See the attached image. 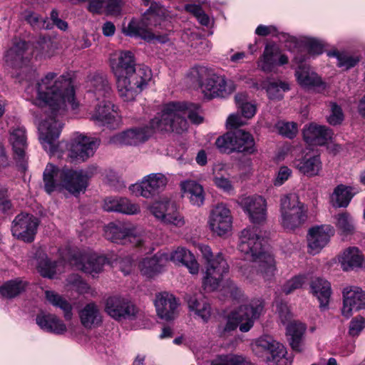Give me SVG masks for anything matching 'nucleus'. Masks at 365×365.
Returning a JSON list of instances; mask_svg holds the SVG:
<instances>
[{"label": "nucleus", "mask_w": 365, "mask_h": 365, "mask_svg": "<svg viewBox=\"0 0 365 365\" xmlns=\"http://www.w3.org/2000/svg\"><path fill=\"white\" fill-rule=\"evenodd\" d=\"M35 103L43 107V118L38 122L39 140L43 148L53 150V140L59 137L63 123L61 118L68 108L76 110L71 79L53 72L46 73L36 85Z\"/></svg>", "instance_id": "f257e3e1"}, {"label": "nucleus", "mask_w": 365, "mask_h": 365, "mask_svg": "<svg viewBox=\"0 0 365 365\" xmlns=\"http://www.w3.org/2000/svg\"><path fill=\"white\" fill-rule=\"evenodd\" d=\"M110 67L116 78L120 97L124 101H131L151 80V70L146 66L135 68L133 53L121 51L110 58Z\"/></svg>", "instance_id": "f03ea898"}, {"label": "nucleus", "mask_w": 365, "mask_h": 365, "mask_svg": "<svg viewBox=\"0 0 365 365\" xmlns=\"http://www.w3.org/2000/svg\"><path fill=\"white\" fill-rule=\"evenodd\" d=\"M239 250L255 263L257 272L264 280H270L276 272L273 255L266 249L265 240L255 227L244 229L240 235Z\"/></svg>", "instance_id": "7ed1b4c3"}, {"label": "nucleus", "mask_w": 365, "mask_h": 365, "mask_svg": "<svg viewBox=\"0 0 365 365\" xmlns=\"http://www.w3.org/2000/svg\"><path fill=\"white\" fill-rule=\"evenodd\" d=\"M198 106L192 103L173 102L165 105L161 113L151 120L153 128L181 133L187 129L186 118L193 123H200L202 118L197 112Z\"/></svg>", "instance_id": "20e7f679"}, {"label": "nucleus", "mask_w": 365, "mask_h": 365, "mask_svg": "<svg viewBox=\"0 0 365 365\" xmlns=\"http://www.w3.org/2000/svg\"><path fill=\"white\" fill-rule=\"evenodd\" d=\"M91 175V173L86 170L68 168L60 170L52 163H48L43 172L44 189L47 193L51 194L55 190L64 188L76 196L86 190Z\"/></svg>", "instance_id": "39448f33"}, {"label": "nucleus", "mask_w": 365, "mask_h": 365, "mask_svg": "<svg viewBox=\"0 0 365 365\" xmlns=\"http://www.w3.org/2000/svg\"><path fill=\"white\" fill-rule=\"evenodd\" d=\"M199 250L205 260L202 287L209 292L217 290L229 272L230 266L221 252L214 255L211 248L205 245H199Z\"/></svg>", "instance_id": "423d86ee"}, {"label": "nucleus", "mask_w": 365, "mask_h": 365, "mask_svg": "<svg viewBox=\"0 0 365 365\" xmlns=\"http://www.w3.org/2000/svg\"><path fill=\"white\" fill-rule=\"evenodd\" d=\"M263 304L259 299H252L241 305L237 310L232 312L225 325L218 327L220 336H226L239 326L242 332H247L253 327L254 322L262 313Z\"/></svg>", "instance_id": "0eeeda50"}, {"label": "nucleus", "mask_w": 365, "mask_h": 365, "mask_svg": "<svg viewBox=\"0 0 365 365\" xmlns=\"http://www.w3.org/2000/svg\"><path fill=\"white\" fill-rule=\"evenodd\" d=\"M5 62L7 66L16 70L19 81H30L36 76V71L30 66L31 51L25 41H19L6 53Z\"/></svg>", "instance_id": "6e6552de"}, {"label": "nucleus", "mask_w": 365, "mask_h": 365, "mask_svg": "<svg viewBox=\"0 0 365 365\" xmlns=\"http://www.w3.org/2000/svg\"><path fill=\"white\" fill-rule=\"evenodd\" d=\"M58 138V137L53 140V150H46V151L52 155H55L58 153H61L63 149L66 147L68 148L67 156L71 161H85L88 160L94 155L100 145V140L98 138L83 135L75 137L68 145L65 142H60L56 144ZM44 150H46L45 148Z\"/></svg>", "instance_id": "1a4fd4ad"}, {"label": "nucleus", "mask_w": 365, "mask_h": 365, "mask_svg": "<svg viewBox=\"0 0 365 365\" xmlns=\"http://www.w3.org/2000/svg\"><path fill=\"white\" fill-rule=\"evenodd\" d=\"M104 232L106 238L115 243L140 247L144 242L143 230L128 222H110Z\"/></svg>", "instance_id": "9d476101"}, {"label": "nucleus", "mask_w": 365, "mask_h": 365, "mask_svg": "<svg viewBox=\"0 0 365 365\" xmlns=\"http://www.w3.org/2000/svg\"><path fill=\"white\" fill-rule=\"evenodd\" d=\"M165 12V8L152 4L140 21L131 20L128 26L123 28V32L130 36H138L145 40H151L154 36L150 27L157 25V19H166Z\"/></svg>", "instance_id": "9b49d317"}, {"label": "nucleus", "mask_w": 365, "mask_h": 365, "mask_svg": "<svg viewBox=\"0 0 365 365\" xmlns=\"http://www.w3.org/2000/svg\"><path fill=\"white\" fill-rule=\"evenodd\" d=\"M217 147L225 153L232 151L252 153L255 150V140L251 134L240 130L235 133H227L219 137L215 142Z\"/></svg>", "instance_id": "f8f14e48"}, {"label": "nucleus", "mask_w": 365, "mask_h": 365, "mask_svg": "<svg viewBox=\"0 0 365 365\" xmlns=\"http://www.w3.org/2000/svg\"><path fill=\"white\" fill-rule=\"evenodd\" d=\"M168 182L167 176L160 173H150L142 180L129 187L130 191L135 196L151 198L162 192Z\"/></svg>", "instance_id": "ddd939ff"}, {"label": "nucleus", "mask_w": 365, "mask_h": 365, "mask_svg": "<svg viewBox=\"0 0 365 365\" xmlns=\"http://www.w3.org/2000/svg\"><path fill=\"white\" fill-rule=\"evenodd\" d=\"M240 206L248 215L251 222L256 225L264 223L267 219V201L260 195L241 197Z\"/></svg>", "instance_id": "4468645a"}, {"label": "nucleus", "mask_w": 365, "mask_h": 365, "mask_svg": "<svg viewBox=\"0 0 365 365\" xmlns=\"http://www.w3.org/2000/svg\"><path fill=\"white\" fill-rule=\"evenodd\" d=\"M208 225L211 231L218 236H224L231 231L232 216L226 205L220 203L212 208L209 216Z\"/></svg>", "instance_id": "2eb2a0df"}, {"label": "nucleus", "mask_w": 365, "mask_h": 365, "mask_svg": "<svg viewBox=\"0 0 365 365\" xmlns=\"http://www.w3.org/2000/svg\"><path fill=\"white\" fill-rule=\"evenodd\" d=\"M38 225L36 217L27 213H21L12 222L11 232L17 239L31 242L34 240Z\"/></svg>", "instance_id": "dca6fc26"}, {"label": "nucleus", "mask_w": 365, "mask_h": 365, "mask_svg": "<svg viewBox=\"0 0 365 365\" xmlns=\"http://www.w3.org/2000/svg\"><path fill=\"white\" fill-rule=\"evenodd\" d=\"M105 312L117 321L133 318L137 309L128 299L120 296H112L106 301Z\"/></svg>", "instance_id": "f3484780"}, {"label": "nucleus", "mask_w": 365, "mask_h": 365, "mask_svg": "<svg viewBox=\"0 0 365 365\" xmlns=\"http://www.w3.org/2000/svg\"><path fill=\"white\" fill-rule=\"evenodd\" d=\"M91 120L98 126H106L110 129L115 128L120 123V118L113 104L106 99L100 100L91 113Z\"/></svg>", "instance_id": "a211bd4d"}, {"label": "nucleus", "mask_w": 365, "mask_h": 365, "mask_svg": "<svg viewBox=\"0 0 365 365\" xmlns=\"http://www.w3.org/2000/svg\"><path fill=\"white\" fill-rule=\"evenodd\" d=\"M334 230L329 225L314 226L309 230L307 234V247L309 253L316 255L321 252L329 242L334 235Z\"/></svg>", "instance_id": "6ab92c4d"}, {"label": "nucleus", "mask_w": 365, "mask_h": 365, "mask_svg": "<svg viewBox=\"0 0 365 365\" xmlns=\"http://www.w3.org/2000/svg\"><path fill=\"white\" fill-rule=\"evenodd\" d=\"M341 314L349 318L354 312L365 309V292L359 287L349 286L344 288Z\"/></svg>", "instance_id": "aec40b11"}, {"label": "nucleus", "mask_w": 365, "mask_h": 365, "mask_svg": "<svg viewBox=\"0 0 365 365\" xmlns=\"http://www.w3.org/2000/svg\"><path fill=\"white\" fill-rule=\"evenodd\" d=\"M106 262L107 259L105 257L96 253L75 255L70 261L71 266L93 276L101 272Z\"/></svg>", "instance_id": "412c9836"}, {"label": "nucleus", "mask_w": 365, "mask_h": 365, "mask_svg": "<svg viewBox=\"0 0 365 365\" xmlns=\"http://www.w3.org/2000/svg\"><path fill=\"white\" fill-rule=\"evenodd\" d=\"M148 127L134 128L113 135L110 143L117 145H136L148 139L151 129ZM153 130H155L153 128Z\"/></svg>", "instance_id": "4be33fe9"}, {"label": "nucleus", "mask_w": 365, "mask_h": 365, "mask_svg": "<svg viewBox=\"0 0 365 365\" xmlns=\"http://www.w3.org/2000/svg\"><path fill=\"white\" fill-rule=\"evenodd\" d=\"M9 142L14 151V159L18 166L25 169L27 148L26 130L22 126L12 128L10 130Z\"/></svg>", "instance_id": "5701e85b"}, {"label": "nucleus", "mask_w": 365, "mask_h": 365, "mask_svg": "<svg viewBox=\"0 0 365 365\" xmlns=\"http://www.w3.org/2000/svg\"><path fill=\"white\" fill-rule=\"evenodd\" d=\"M255 346L266 351L267 359L270 365H283L281 360L287 353L283 344L274 340L271 336H265L257 341Z\"/></svg>", "instance_id": "b1692460"}, {"label": "nucleus", "mask_w": 365, "mask_h": 365, "mask_svg": "<svg viewBox=\"0 0 365 365\" xmlns=\"http://www.w3.org/2000/svg\"><path fill=\"white\" fill-rule=\"evenodd\" d=\"M200 89L205 97L207 98L225 97L234 90L232 86L227 84L223 76L215 73L212 75L207 81H205Z\"/></svg>", "instance_id": "393cba45"}, {"label": "nucleus", "mask_w": 365, "mask_h": 365, "mask_svg": "<svg viewBox=\"0 0 365 365\" xmlns=\"http://www.w3.org/2000/svg\"><path fill=\"white\" fill-rule=\"evenodd\" d=\"M155 306L158 316L162 319L173 320L178 315V302L172 294L168 292L158 294Z\"/></svg>", "instance_id": "a878e982"}, {"label": "nucleus", "mask_w": 365, "mask_h": 365, "mask_svg": "<svg viewBox=\"0 0 365 365\" xmlns=\"http://www.w3.org/2000/svg\"><path fill=\"white\" fill-rule=\"evenodd\" d=\"M36 322L42 330L56 335H62L67 331L65 323L53 314L39 313L36 317Z\"/></svg>", "instance_id": "bb28decb"}, {"label": "nucleus", "mask_w": 365, "mask_h": 365, "mask_svg": "<svg viewBox=\"0 0 365 365\" xmlns=\"http://www.w3.org/2000/svg\"><path fill=\"white\" fill-rule=\"evenodd\" d=\"M168 262V255L165 251H160L152 257L143 259L139 263V269L143 275L151 277L160 272Z\"/></svg>", "instance_id": "cd10ccee"}, {"label": "nucleus", "mask_w": 365, "mask_h": 365, "mask_svg": "<svg viewBox=\"0 0 365 365\" xmlns=\"http://www.w3.org/2000/svg\"><path fill=\"white\" fill-rule=\"evenodd\" d=\"M332 131L324 125L314 123L304 128V140L310 145H322L332 138Z\"/></svg>", "instance_id": "c85d7f7f"}, {"label": "nucleus", "mask_w": 365, "mask_h": 365, "mask_svg": "<svg viewBox=\"0 0 365 365\" xmlns=\"http://www.w3.org/2000/svg\"><path fill=\"white\" fill-rule=\"evenodd\" d=\"M81 324L87 329H92L102 324V314L99 307L94 302L86 304L78 313Z\"/></svg>", "instance_id": "c756f323"}, {"label": "nucleus", "mask_w": 365, "mask_h": 365, "mask_svg": "<svg viewBox=\"0 0 365 365\" xmlns=\"http://www.w3.org/2000/svg\"><path fill=\"white\" fill-rule=\"evenodd\" d=\"M339 262L344 271H349L355 268L363 267L364 257L356 247L346 248L339 255Z\"/></svg>", "instance_id": "7c9ffc66"}, {"label": "nucleus", "mask_w": 365, "mask_h": 365, "mask_svg": "<svg viewBox=\"0 0 365 365\" xmlns=\"http://www.w3.org/2000/svg\"><path fill=\"white\" fill-rule=\"evenodd\" d=\"M103 209L108 212H118L127 215H135L140 212V207L124 197H107L104 200Z\"/></svg>", "instance_id": "2f4dec72"}, {"label": "nucleus", "mask_w": 365, "mask_h": 365, "mask_svg": "<svg viewBox=\"0 0 365 365\" xmlns=\"http://www.w3.org/2000/svg\"><path fill=\"white\" fill-rule=\"evenodd\" d=\"M293 165L299 173L308 177L319 175L322 170V162L318 155L306 154L301 158L295 159Z\"/></svg>", "instance_id": "473e14b6"}, {"label": "nucleus", "mask_w": 365, "mask_h": 365, "mask_svg": "<svg viewBox=\"0 0 365 365\" xmlns=\"http://www.w3.org/2000/svg\"><path fill=\"white\" fill-rule=\"evenodd\" d=\"M182 196L189 200L190 202L197 207L201 206L205 200V192L202 186L195 180H187L180 183Z\"/></svg>", "instance_id": "72a5a7b5"}, {"label": "nucleus", "mask_w": 365, "mask_h": 365, "mask_svg": "<svg viewBox=\"0 0 365 365\" xmlns=\"http://www.w3.org/2000/svg\"><path fill=\"white\" fill-rule=\"evenodd\" d=\"M168 262L175 264H182L187 267L191 274H197L199 271V264L194 255L184 247H179L176 250L167 252Z\"/></svg>", "instance_id": "f704fd0d"}, {"label": "nucleus", "mask_w": 365, "mask_h": 365, "mask_svg": "<svg viewBox=\"0 0 365 365\" xmlns=\"http://www.w3.org/2000/svg\"><path fill=\"white\" fill-rule=\"evenodd\" d=\"M299 84L306 88L320 87L323 85L321 78L307 64H301L295 71Z\"/></svg>", "instance_id": "c9c22d12"}, {"label": "nucleus", "mask_w": 365, "mask_h": 365, "mask_svg": "<svg viewBox=\"0 0 365 365\" xmlns=\"http://www.w3.org/2000/svg\"><path fill=\"white\" fill-rule=\"evenodd\" d=\"M310 287L312 294L319 302L320 308L326 309L331 294L330 283L326 279L316 278L312 281Z\"/></svg>", "instance_id": "e433bc0d"}, {"label": "nucleus", "mask_w": 365, "mask_h": 365, "mask_svg": "<svg viewBox=\"0 0 365 365\" xmlns=\"http://www.w3.org/2000/svg\"><path fill=\"white\" fill-rule=\"evenodd\" d=\"M190 310L194 312L195 318L201 319L202 322L207 323L212 315L210 304L202 298H197L195 296L190 297L187 300Z\"/></svg>", "instance_id": "4c0bfd02"}, {"label": "nucleus", "mask_w": 365, "mask_h": 365, "mask_svg": "<svg viewBox=\"0 0 365 365\" xmlns=\"http://www.w3.org/2000/svg\"><path fill=\"white\" fill-rule=\"evenodd\" d=\"M88 86L97 101L105 99L110 92V87L107 79L102 75L93 74L89 77Z\"/></svg>", "instance_id": "58836bf2"}, {"label": "nucleus", "mask_w": 365, "mask_h": 365, "mask_svg": "<svg viewBox=\"0 0 365 365\" xmlns=\"http://www.w3.org/2000/svg\"><path fill=\"white\" fill-rule=\"evenodd\" d=\"M163 215L166 220H160L159 221L165 225L180 228L185 225V217L178 211L175 204L168 199Z\"/></svg>", "instance_id": "ea45409f"}, {"label": "nucleus", "mask_w": 365, "mask_h": 365, "mask_svg": "<svg viewBox=\"0 0 365 365\" xmlns=\"http://www.w3.org/2000/svg\"><path fill=\"white\" fill-rule=\"evenodd\" d=\"M163 215L166 220H160L159 221L165 225L180 228L185 225V217L178 211L175 204L168 199Z\"/></svg>", "instance_id": "a19ab883"}, {"label": "nucleus", "mask_w": 365, "mask_h": 365, "mask_svg": "<svg viewBox=\"0 0 365 365\" xmlns=\"http://www.w3.org/2000/svg\"><path fill=\"white\" fill-rule=\"evenodd\" d=\"M73 4L87 2V10L93 14H101L104 9L114 11L121 6L123 0H71Z\"/></svg>", "instance_id": "79ce46f5"}, {"label": "nucleus", "mask_w": 365, "mask_h": 365, "mask_svg": "<svg viewBox=\"0 0 365 365\" xmlns=\"http://www.w3.org/2000/svg\"><path fill=\"white\" fill-rule=\"evenodd\" d=\"M261 87L264 89L271 100H280L285 91L289 90L288 83L282 81L267 79L262 82Z\"/></svg>", "instance_id": "37998d69"}, {"label": "nucleus", "mask_w": 365, "mask_h": 365, "mask_svg": "<svg viewBox=\"0 0 365 365\" xmlns=\"http://www.w3.org/2000/svg\"><path fill=\"white\" fill-rule=\"evenodd\" d=\"M45 296L47 301L53 306L59 308L63 313L66 320H71L73 317L72 304L64 297L53 291H46Z\"/></svg>", "instance_id": "c03bdc74"}, {"label": "nucleus", "mask_w": 365, "mask_h": 365, "mask_svg": "<svg viewBox=\"0 0 365 365\" xmlns=\"http://www.w3.org/2000/svg\"><path fill=\"white\" fill-rule=\"evenodd\" d=\"M307 220V210L305 207L296 211H290L286 215H281L282 226L288 230H294L301 226Z\"/></svg>", "instance_id": "a18cd8bd"}, {"label": "nucleus", "mask_w": 365, "mask_h": 365, "mask_svg": "<svg viewBox=\"0 0 365 365\" xmlns=\"http://www.w3.org/2000/svg\"><path fill=\"white\" fill-rule=\"evenodd\" d=\"M355 193L356 192H354V189L351 187L343 185L337 186L331 197L333 205L338 207L348 206Z\"/></svg>", "instance_id": "49530a36"}, {"label": "nucleus", "mask_w": 365, "mask_h": 365, "mask_svg": "<svg viewBox=\"0 0 365 365\" xmlns=\"http://www.w3.org/2000/svg\"><path fill=\"white\" fill-rule=\"evenodd\" d=\"M306 327L304 324L293 322L287 327V333L290 336V345L293 350L300 352L302 351V337Z\"/></svg>", "instance_id": "de8ad7c7"}, {"label": "nucleus", "mask_w": 365, "mask_h": 365, "mask_svg": "<svg viewBox=\"0 0 365 365\" xmlns=\"http://www.w3.org/2000/svg\"><path fill=\"white\" fill-rule=\"evenodd\" d=\"M214 73L212 70L205 66H195L190 68L187 78L191 84L200 88L202 84Z\"/></svg>", "instance_id": "09e8293b"}, {"label": "nucleus", "mask_w": 365, "mask_h": 365, "mask_svg": "<svg viewBox=\"0 0 365 365\" xmlns=\"http://www.w3.org/2000/svg\"><path fill=\"white\" fill-rule=\"evenodd\" d=\"M279 49L275 46H267L264 51L259 66L265 72H271L277 65Z\"/></svg>", "instance_id": "8fccbe9b"}, {"label": "nucleus", "mask_w": 365, "mask_h": 365, "mask_svg": "<svg viewBox=\"0 0 365 365\" xmlns=\"http://www.w3.org/2000/svg\"><path fill=\"white\" fill-rule=\"evenodd\" d=\"M26 282L15 279L7 281L0 287V293L6 298H14L25 290Z\"/></svg>", "instance_id": "3c124183"}, {"label": "nucleus", "mask_w": 365, "mask_h": 365, "mask_svg": "<svg viewBox=\"0 0 365 365\" xmlns=\"http://www.w3.org/2000/svg\"><path fill=\"white\" fill-rule=\"evenodd\" d=\"M235 103L242 116L245 118H252L256 113V105L249 101L248 96L245 93H237L235 97Z\"/></svg>", "instance_id": "603ef678"}, {"label": "nucleus", "mask_w": 365, "mask_h": 365, "mask_svg": "<svg viewBox=\"0 0 365 365\" xmlns=\"http://www.w3.org/2000/svg\"><path fill=\"white\" fill-rule=\"evenodd\" d=\"M304 207L302 202L299 201V197L296 193H289L284 195L280 199V214L286 215L288 212L299 210Z\"/></svg>", "instance_id": "864d4df0"}, {"label": "nucleus", "mask_w": 365, "mask_h": 365, "mask_svg": "<svg viewBox=\"0 0 365 365\" xmlns=\"http://www.w3.org/2000/svg\"><path fill=\"white\" fill-rule=\"evenodd\" d=\"M336 226L344 235H351L355 230V223L353 217L347 212H343L336 216Z\"/></svg>", "instance_id": "5fc2aeb1"}, {"label": "nucleus", "mask_w": 365, "mask_h": 365, "mask_svg": "<svg viewBox=\"0 0 365 365\" xmlns=\"http://www.w3.org/2000/svg\"><path fill=\"white\" fill-rule=\"evenodd\" d=\"M56 262H51L46 256L42 257L38 262V270L44 277H53L56 273Z\"/></svg>", "instance_id": "6e6d98bb"}, {"label": "nucleus", "mask_w": 365, "mask_h": 365, "mask_svg": "<svg viewBox=\"0 0 365 365\" xmlns=\"http://www.w3.org/2000/svg\"><path fill=\"white\" fill-rule=\"evenodd\" d=\"M211 365H245V361L238 355H220L211 361Z\"/></svg>", "instance_id": "4d7b16f0"}, {"label": "nucleus", "mask_w": 365, "mask_h": 365, "mask_svg": "<svg viewBox=\"0 0 365 365\" xmlns=\"http://www.w3.org/2000/svg\"><path fill=\"white\" fill-rule=\"evenodd\" d=\"M276 128L279 134L288 138H293L298 132L297 124L294 122L280 121Z\"/></svg>", "instance_id": "13d9d810"}, {"label": "nucleus", "mask_w": 365, "mask_h": 365, "mask_svg": "<svg viewBox=\"0 0 365 365\" xmlns=\"http://www.w3.org/2000/svg\"><path fill=\"white\" fill-rule=\"evenodd\" d=\"M186 10L192 14L201 25L209 26L211 24L212 20L200 6L197 5H187Z\"/></svg>", "instance_id": "bf43d9fd"}, {"label": "nucleus", "mask_w": 365, "mask_h": 365, "mask_svg": "<svg viewBox=\"0 0 365 365\" xmlns=\"http://www.w3.org/2000/svg\"><path fill=\"white\" fill-rule=\"evenodd\" d=\"M334 56L336 57L337 66L346 70L355 66L359 61V58L357 56L339 53H334Z\"/></svg>", "instance_id": "052dcab7"}, {"label": "nucleus", "mask_w": 365, "mask_h": 365, "mask_svg": "<svg viewBox=\"0 0 365 365\" xmlns=\"http://www.w3.org/2000/svg\"><path fill=\"white\" fill-rule=\"evenodd\" d=\"M306 279L304 276H295L290 279L282 286V290L286 294L292 293L295 289H299L305 283Z\"/></svg>", "instance_id": "680f3d73"}, {"label": "nucleus", "mask_w": 365, "mask_h": 365, "mask_svg": "<svg viewBox=\"0 0 365 365\" xmlns=\"http://www.w3.org/2000/svg\"><path fill=\"white\" fill-rule=\"evenodd\" d=\"M330 106L331 113L327 118L328 123L332 125L341 124L344 120V114L341 107L335 103H331Z\"/></svg>", "instance_id": "e2e57ef3"}, {"label": "nucleus", "mask_w": 365, "mask_h": 365, "mask_svg": "<svg viewBox=\"0 0 365 365\" xmlns=\"http://www.w3.org/2000/svg\"><path fill=\"white\" fill-rule=\"evenodd\" d=\"M54 53V46L50 41H44L36 50V58H47L51 57Z\"/></svg>", "instance_id": "0e129e2a"}, {"label": "nucleus", "mask_w": 365, "mask_h": 365, "mask_svg": "<svg viewBox=\"0 0 365 365\" xmlns=\"http://www.w3.org/2000/svg\"><path fill=\"white\" fill-rule=\"evenodd\" d=\"M168 201L167 198L154 202L150 207V211L153 215L158 220H166L163 212Z\"/></svg>", "instance_id": "69168bd1"}, {"label": "nucleus", "mask_w": 365, "mask_h": 365, "mask_svg": "<svg viewBox=\"0 0 365 365\" xmlns=\"http://www.w3.org/2000/svg\"><path fill=\"white\" fill-rule=\"evenodd\" d=\"M68 282L73 285L80 294L87 293L90 289L88 284L78 275H72L68 278Z\"/></svg>", "instance_id": "338daca9"}, {"label": "nucleus", "mask_w": 365, "mask_h": 365, "mask_svg": "<svg viewBox=\"0 0 365 365\" xmlns=\"http://www.w3.org/2000/svg\"><path fill=\"white\" fill-rule=\"evenodd\" d=\"M364 327V318L362 317H356L350 322L349 333L352 336H358Z\"/></svg>", "instance_id": "774afa93"}]
</instances>
